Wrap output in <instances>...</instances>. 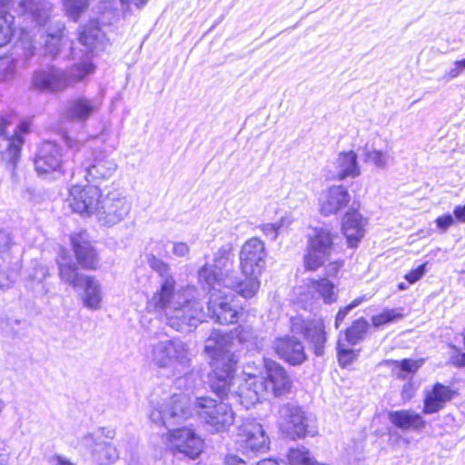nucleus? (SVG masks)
<instances>
[{
	"label": "nucleus",
	"mask_w": 465,
	"mask_h": 465,
	"mask_svg": "<svg viewBox=\"0 0 465 465\" xmlns=\"http://www.w3.org/2000/svg\"><path fill=\"white\" fill-rule=\"evenodd\" d=\"M192 414L189 398L175 394L161 401H152L149 418L152 422L168 428L186 420Z\"/></svg>",
	"instance_id": "1a4fd4ad"
},
{
	"label": "nucleus",
	"mask_w": 465,
	"mask_h": 465,
	"mask_svg": "<svg viewBox=\"0 0 465 465\" xmlns=\"http://www.w3.org/2000/svg\"><path fill=\"white\" fill-rule=\"evenodd\" d=\"M35 167L39 175L62 172L63 161L61 150L56 143L45 142L41 145L35 159Z\"/></svg>",
	"instance_id": "aec40b11"
},
{
	"label": "nucleus",
	"mask_w": 465,
	"mask_h": 465,
	"mask_svg": "<svg viewBox=\"0 0 465 465\" xmlns=\"http://www.w3.org/2000/svg\"><path fill=\"white\" fill-rule=\"evenodd\" d=\"M224 465H247L246 462L234 454H228L223 460Z\"/></svg>",
	"instance_id": "603ef678"
},
{
	"label": "nucleus",
	"mask_w": 465,
	"mask_h": 465,
	"mask_svg": "<svg viewBox=\"0 0 465 465\" xmlns=\"http://www.w3.org/2000/svg\"><path fill=\"white\" fill-rule=\"evenodd\" d=\"M24 20H29L33 25L22 28L20 43L26 60L35 53L36 34L45 28L51 18L53 5L48 0H22L19 4Z\"/></svg>",
	"instance_id": "0eeeda50"
},
{
	"label": "nucleus",
	"mask_w": 465,
	"mask_h": 465,
	"mask_svg": "<svg viewBox=\"0 0 465 465\" xmlns=\"http://www.w3.org/2000/svg\"><path fill=\"white\" fill-rule=\"evenodd\" d=\"M453 364L462 367L465 366V352H460L451 358Z\"/></svg>",
	"instance_id": "5fc2aeb1"
},
{
	"label": "nucleus",
	"mask_w": 465,
	"mask_h": 465,
	"mask_svg": "<svg viewBox=\"0 0 465 465\" xmlns=\"http://www.w3.org/2000/svg\"><path fill=\"white\" fill-rule=\"evenodd\" d=\"M168 442L170 448L191 459L198 457L203 450V440L193 430L188 428L170 430Z\"/></svg>",
	"instance_id": "a211bd4d"
},
{
	"label": "nucleus",
	"mask_w": 465,
	"mask_h": 465,
	"mask_svg": "<svg viewBox=\"0 0 465 465\" xmlns=\"http://www.w3.org/2000/svg\"><path fill=\"white\" fill-rule=\"evenodd\" d=\"M84 153H87V149L85 147H84Z\"/></svg>",
	"instance_id": "338daca9"
},
{
	"label": "nucleus",
	"mask_w": 465,
	"mask_h": 465,
	"mask_svg": "<svg viewBox=\"0 0 465 465\" xmlns=\"http://www.w3.org/2000/svg\"><path fill=\"white\" fill-rule=\"evenodd\" d=\"M465 69V58L461 60H457L454 62L453 66L450 67L445 74L444 78L446 80H451L457 78L461 74L462 71Z\"/></svg>",
	"instance_id": "37998d69"
},
{
	"label": "nucleus",
	"mask_w": 465,
	"mask_h": 465,
	"mask_svg": "<svg viewBox=\"0 0 465 465\" xmlns=\"http://www.w3.org/2000/svg\"><path fill=\"white\" fill-rule=\"evenodd\" d=\"M423 361H412L404 359L400 362L401 370L405 372H415L421 365Z\"/></svg>",
	"instance_id": "de8ad7c7"
},
{
	"label": "nucleus",
	"mask_w": 465,
	"mask_h": 465,
	"mask_svg": "<svg viewBox=\"0 0 465 465\" xmlns=\"http://www.w3.org/2000/svg\"><path fill=\"white\" fill-rule=\"evenodd\" d=\"M71 244L81 268L84 270H95L97 268L99 262L97 252L84 232L71 235Z\"/></svg>",
	"instance_id": "4be33fe9"
},
{
	"label": "nucleus",
	"mask_w": 465,
	"mask_h": 465,
	"mask_svg": "<svg viewBox=\"0 0 465 465\" xmlns=\"http://www.w3.org/2000/svg\"><path fill=\"white\" fill-rule=\"evenodd\" d=\"M78 288L83 290L82 302L84 306L92 311H97L101 308L103 291L101 283L95 277L87 275L81 282Z\"/></svg>",
	"instance_id": "c85d7f7f"
},
{
	"label": "nucleus",
	"mask_w": 465,
	"mask_h": 465,
	"mask_svg": "<svg viewBox=\"0 0 465 465\" xmlns=\"http://www.w3.org/2000/svg\"><path fill=\"white\" fill-rule=\"evenodd\" d=\"M362 300H363L362 298H357V299L353 300L346 307L341 308V309L339 310V312H338V313L336 315V318H335V322H334V325H335L336 329H338L340 327V325L341 324V322H343V320L345 319L347 314L352 309H354L355 307H357L358 305H360L361 303Z\"/></svg>",
	"instance_id": "a19ab883"
},
{
	"label": "nucleus",
	"mask_w": 465,
	"mask_h": 465,
	"mask_svg": "<svg viewBox=\"0 0 465 465\" xmlns=\"http://www.w3.org/2000/svg\"><path fill=\"white\" fill-rule=\"evenodd\" d=\"M104 2H110V0H104Z\"/></svg>",
	"instance_id": "774afa93"
},
{
	"label": "nucleus",
	"mask_w": 465,
	"mask_h": 465,
	"mask_svg": "<svg viewBox=\"0 0 465 465\" xmlns=\"http://www.w3.org/2000/svg\"><path fill=\"white\" fill-rule=\"evenodd\" d=\"M66 14L77 21L80 15L87 8L89 0H63Z\"/></svg>",
	"instance_id": "e433bc0d"
},
{
	"label": "nucleus",
	"mask_w": 465,
	"mask_h": 465,
	"mask_svg": "<svg viewBox=\"0 0 465 465\" xmlns=\"http://www.w3.org/2000/svg\"><path fill=\"white\" fill-rule=\"evenodd\" d=\"M338 235L327 227H313L307 234L303 265L308 271H317L330 262L333 272L341 267L338 262H331L335 252V240Z\"/></svg>",
	"instance_id": "423d86ee"
},
{
	"label": "nucleus",
	"mask_w": 465,
	"mask_h": 465,
	"mask_svg": "<svg viewBox=\"0 0 465 465\" xmlns=\"http://www.w3.org/2000/svg\"><path fill=\"white\" fill-rule=\"evenodd\" d=\"M65 71L54 65L45 66L35 70L32 75V87L47 93H59L67 89Z\"/></svg>",
	"instance_id": "f3484780"
},
{
	"label": "nucleus",
	"mask_w": 465,
	"mask_h": 465,
	"mask_svg": "<svg viewBox=\"0 0 465 465\" xmlns=\"http://www.w3.org/2000/svg\"><path fill=\"white\" fill-rule=\"evenodd\" d=\"M120 1H121V3H122L123 5H124L125 3H128V1H127V0H120Z\"/></svg>",
	"instance_id": "69168bd1"
},
{
	"label": "nucleus",
	"mask_w": 465,
	"mask_h": 465,
	"mask_svg": "<svg viewBox=\"0 0 465 465\" xmlns=\"http://www.w3.org/2000/svg\"><path fill=\"white\" fill-rule=\"evenodd\" d=\"M291 329L293 333L304 335L312 344L316 355L323 354L326 333L322 320L305 321L301 316H295L291 319Z\"/></svg>",
	"instance_id": "2eb2a0df"
},
{
	"label": "nucleus",
	"mask_w": 465,
	"mask_h": 465,
	"mask_svg": "<svg viewBox=\"0 0 465 465\" xmlns=\"http://www.w3.org/2000/svg\"><path fill=\"white\" fill-rule=\"evenodd\" d=\"M64 29V25L58 24L56 25V28L54 32H51V30L45 29L40 33H35L36 35H39L41 37L44 36V34L45 35V55H50L52 58H54L58 55L60 52V45H61V40H62V32Z\"/></svg>",
	"instance_id": "7c9ffc66"
},
{
	"label": "nucleus",
	"mask_w": 465,
	"mask_h": 465,
	"mask_svg": "<svg viewBox=\"0 0 465 465\" xmlns=\"http://www.w3.org/2000/svg\"><path fill=\"white\" fill-rule=\"evenodd\" d=\"M131 203L119 192H109L103 197L97 220L104 225L113 226L123 221L130 213Z\"/></svg>",
	"instance_id": "4468645a"
},
{
	"label": "nucleus",
	"mask_w": 465,
	"mask_h": 465,
	"mask_svg": "<svg viewBox=\"0 0 465 465\" xmlns=\"http://www.w3.org/2000/svg\"><path fill=\"white\" fill-rule=\"evenodd\" d=\"M455 391L449 386L440 382L430 389L424 391L423 410L424 414H434L441 411L452 400Z\"/></svg>",
	"instance_id": "b1692460"
},
{
	"label": "nucleus",
	"mask_w": 465,
	"mask_h": 465,
	"mask_svg": "<svg viewBox=\"0 0 465 465\" xmlns=\"http://www.w3.org/2000/svg\"><path fill=\"white\" fill-rule=\"evenodd\" d=\"M262 232L271 240H275L279 233L277 223H264L261 225Z\"/></svg>",
	"instance_id": "09e8293b"
},
{
	"label": "nucleus",
	"mask_w": 465,
	"mask_h": 465,
	"mask_svg": "<svg viewBox=\"0 0 465 465\" xmlns=\"http://www.w3.org/2000/svg\"><path fill=\"white\" fill-rule=\"evenodd\" d=\"M369 328L368 322L360 318L353 322L352 325L345 331L346 341L353 346L363 341Z\"/></svg>",
	"instance_id": "72a5a7b5"
},
{
	"label": "nucleus",
	"mask_w": 465,
	"mask_h": 465,
	"mask_svg": "<svg viewBox=\"0 0 465 465\" xmlns=\"http://www.w3.org/2000/svg\"><path fill=\"white\" fill-rule=\"evenodd\" d=\"M86 180L90 182H102L109 180L118 169L115 160L105 151H94L92 159L84 163Z\"/></svg>",
	"instance_id": "dca6fc26"
},
{
	"label": "nucleus",
	"mask_w": 465,
	"mask_h": 465,
	"mask_svg": "<svg viewBox=\"0 0 465 465\" xmlns=\"http://www.w3.org/2000/svg\"><path fill=\"white\" fill-rule=\"evenodd\" d=\"M13 0H0V11H5V8L7 7Z\"/></svg>",
	"instance_id": "13d9d810"
},
{
	"label": "nucleus",
	"mask_w": 465,
	"mask_h": 465,
	"mask_svg": "<svg viewBox=\"0 0 465 465\" xmlns=\"http://www.w3.org/2000/svg\"><path fill=\"white\" fill-rule=\"evenodd\" d=\"M12 244V238L10 234L3 230H0V259H4L5 255L7 253L10 246ZM4 274L0 272V286L5 287L7 284L2 282V278Z\"/></svg>",
	"instance_id": "ea45409f"
},
{
	"label": "nucleus",
	"mask_w": 465,
	"mask_h": 465,
	"mask_svg": "<svg viewBox=\"0 0 465 465\" xmlns=\"http://www.w3.org/2000/svg\"><path fill=\"white\" fill-rule=\"evenodd\" d=\"M7 456L5 454L0 455V465H6L7 464Z\"/></svg>",
	"instance_id": "052dcab7"
},
{
	"label": "nucleus",
	"mask_w": 465,
	"mask_h": 465,
	"mask_svg": "<svg viewBox=\"0 0 465 465\" xmlns=\"http://www.w3.org/2000/svg\"><path fill=\"white\" fill-rule=\"evenodd\" d=\"M351 201L348 190L342 185H333L323 191L319 199L321 213L329 216L345 208Z\"/></svg>",
	"instance_id": "412c9836"
},
{
	"label": "nucleus",
	"mask_w": 465,
	"mask_h": 465,
	"mask_svg": "<svg viewBox=\"0 0 465 465\" xmlns=\"http://www.w3.org/2000/svg\"><path fill=\"white\" fill-rule=\"evenodd\" d=\"M309 289L311 292H316L318 298H322L326 304H331L337 300L334 285L328 279L312 281Z\"/></svg>",
	"instance_id": "473e14b6"
},
{
	"label": "nucleus",
	"mask_w": 465,
	"mask_h": 465,
	"mask_svg": "<svg viewBox=\"0 0 465 465\" xmlns=\"http://www.w3.org/2000/svg\"><path fill=\"white\" fill-rule=\"evenodd\" d=\"M388 419L401 430L420 431L426 426L423 417L411 409L391 411L388 413Z\"/></svg>",
	"instance_id": "bb28decb"
},
{
	"label": "nucleus",
	"mask_w": 465,
	"mask_h": 465,
	"mask_svg": "<svg viewBox=\"0 0 465 465\" xmlns=\"http://www.w3.org/2000/svg\"><path fill=\"white\" fill-rule=\"evenodd\" d=\"M103 195L100 188L94 185H74L70 189L69 203L73 211L80 214L97 215Z\"/></svg>",
	"instance_id": "ddd939ff"
},
{
	"label": "nucleus",
	"mask_w": 465,
	"mask_h": 465,
	"mask_svg": "<svg viewBox=\"0 0 465 465\" xmlns=\"http://www.w3.org/2000/svg\"><path fill=\"white\" fill-rule=\"evenodd\" d=\"M15 120L13 113L0 114V149L3 161L12 165L15 169L20 158V153L25 143V135L30 132L31 121L23 119L16 127L12 136H5V129Z\"/></svg>",
	"instance_id": "9b49d317"
},
{
	"label": "nucleus",
	"mask_w": 465,
	"mask_h": 465,
	"mask_svg": "<svg viewBox=\"0 0 465 465\" xmlns=\"http://www.w3.org/2000/svg\"><path fill=\"white\" fill-rule=\"evenodd\" d=\"M48 462L50 465H74L70 460L59 454L49 457Z\"/></svg>",
	"instance_id": "3c124183"
},
{
	"label": "nucleus",
	"mask_w": 465,
	"mask_h": 465,
	"mask_svg": "<svg viewBox=\"0 0 465 465\" xmlns=\"http://www.w3.org/2000/svg\"><path fill=\"white\" fill-rule=\"evenodd\" d=\"M101 107L97 98L78 96L70 100L65 109V116L73 121L84 123L96 114Z\"/></svg>",
	"instance_id": "393cba45"
},
{
	"label": "nucleus",
	"mask_w": 465,
	"mask_h": 465,
	"mask_svg": "<svg viewBox=\"0 0 465 465\" xmlns=\"http://www.w3.org/2000/svg\"><path fill=\"white\" fill-rule=\"evenodd\" d=\"M16 71V61L11 56L0 58V80L11 79Z\"/></svg>",
	"instance_id": "58836bf2"
},
{
	"label": "nucleus",
	"mask_w": 465,
	"mask_h": 465,
	"mask_svg": "<svg viewBox=\"0 0 465 465\" xmlns=\"http://www.w3.org/2000/svg\"><path fill=\"white\" fill-rule=\"evenodd\" d=\"M398 288H399L400 290H405V289H406V285H405V283L401 282V283L398 285Z\"/></svg>",
	"instance_id": "680f3d73"
},
{
	"label": "nucleus",
	"mask_w": 465,
	"mask_h": 465,
	"mask_svg": "<svg viewBox=\"0 0 465 465\" xmlns=\"http://www.w3.org/2000/svg\"><path fill=\"white\" fill-rule=\"evenodd\" d=\"M402 318L395 309H385L381 313L371 317L372 325L376 328L391 323Z\"/></svg>",
	"instance_id": "4c0bfd02"
},
{
	"label": "nucleus",
	"mask_w": 465,
	"mask_h": 465,
	"mask_svg": "<svg viewBox=\"0 0 465 465\" xmlns=\"http://www.w3.org/2000/svg\"><path fill=\"white\" fill-rule=\"evenodd\" d=\"M279 422L282 430L291 438H301L306 434L307 423L304 412L294 403L281 406Z\"/></svg>",
	"instance_id": "6ab92c4d"
},
{
	"label": "nucleus",
	"mask_w": 465,
	"mask_h": 465,
	"mask_svg": "<svg viewBox=\"0 0 465 465\" xmlns=\"http://www.w3.org/2000/svg\"><path fill=\"white\" fill-rule=\"evenodd\" d=\"M232 347L230 336L219 331H213L205 341L204 352L212 367L210 387L221 398L230 391L238 362Z\"/></svg>",
	"instance_id": "7ed1b4c3"
},
{
	"label": "nucleus",
	"mask_w": 465,
	"mask_h": 465,
	"mask_svg": "<svg viewBox=\"0 0 465 465\" xmlns=\"http://www.w3.org/2000/svg\"><path fill=\"white\" fill-rule=\"evenodd\" d=\"M15 18L7 11H0V47L8 44L14 35Z\"/></svg>",
	"instance_id": "f704fd0d"
},
{
	"label": "nucleus",
	"mask_w": 465,
	"mask_h": 465,
	"mask_svg": "<svg viewBox=\"0 0 465 465\" xmlns=\"http://www.w3.org/2000/svg\"><path fill=\"white\" fill-rule=\"evenodd\" d=\"M237 338L241 343H252L254 332L251 327H240L236 330Z\"/></svg>",
	"instance_id": "c03bdc74"
},
{
	"label": "nucleus",
	"mask_w": 465,
	"mask_h": 465,
	"mask_svg": "<svg viewBox=\"0 0 465 465\" xmlns=\"http://www.w3.org/2000/svg\"><path fill=\"white\" fill-rule=\"evenodd\" d=\"M455 218L460 222L465 223V204L463 206H456L453 211Z\"/></svg>",
	"instance_id": "864d4df0"
},
{
	"label": "nucleus",
	"mask_w": 465,
	"mask_h": 465,
	"mask_svg": "<svg viewBox=\"0 0 465 465\" xmlns=\"http://www.w3.org/2000/svg\"><path fill=\"white\" fill-rule=\"evenodd\" d=\"M148 0H134V5L137 7H141L147 3Z\"/></svg>",
	"instance_id": "bf43d9fd"
},
{
	"label": "nucleus",
	"mask_w": 465,
	"mask_h": 465,
	"mask_svg": "<svg viewBox=\"0 0 465 465\" xmlns=\"http://www.w3.org/2000/svg\"><path fill=\"white\" fill-rule=\"evenodd\" d=\"M119 458L118 450L111 443H104L101 451V459L108 463H114Z\"/></svg>",
	"instance_id": "79ce46f5"
},
{
	"label": "nucleus",
	"mask_w": 465,
	"mask_h": 465,
	"mask_svg": "<svg viewBox=\"0 0 465 465\" xmlns=\"http://www.w3.org/2000/svg\"><path fill=\"white\" fill-rule=\"evenodd\" d=\"M193 410L213 431L227 430L234 422V412L229 403L210 397L197 398Z\"/></svg>",
	"instance_id": "9d476101"
},
{
	"label": "nucleus",
	"mask_w": 465,
	"mask_h": 465,
	"mask_svg": "<svg viewBox=\"0 0 465 465\" xmlns=\"http://www.w3.org/2000/svg\"><path fill=\"white\" fill-rule=\"evenodd\" d=\"M59 269V277L62 282L69 284L74 289H78L81 282L84 280L86 274L78 272L76 264L73 262L69 252L62 248L56 258Z\"/></svg>",
	"instance_id": "a878e982"
},
{
	"label": "nucleus",
	"mask_w": 465,
	"mask_h": 465,
	"mask_svg": "<svg viewBox=\"0 0 465 465\" xmlns=\"http://www.w3.org/2000/svg\"><path fill=\"white\" fill-rule=\"evenodd\" d=\"M292 223V220L289 216H283L281 218L279 222H277V226L279 227V232L283 228H288Z\"/></svg>",
	"instance_id": "6e6d98bb"
},
{
	"label": "nucleus",
	"mask_w": 465,
	"mask_h": 465,
	"mask_svg": "<svg viewBox=\"0 0 465 465\" xmlns=\"http://www.w3.org/2000/svg\"><path fill=\"white\" fill-rule=\"evenodd\" d=\"M334 164L336 176L340 181L348 177L356 178L361 173L357 153L352 150L340 153Z\"/></svg>",
	"instance_id": "c756f323"
},
{
	"label": "nucleus",
	"mask_w": 465,
	"mask_h": 465,
	"mask_svg": "<svg viewBox=\"0 0 465 465\" xmlns=\"http://www.w3.org/2000/svg\"><path fill=\"white\" fill-rule=\"evenodd\" d=\"M256 465H280L276 460L272 459H265L257 462Z\"/></svg>",
	"instance_id": "4d7b16f0"
},
{
	"label": "nucleus",
	"mask_w": 465,
	"mask_h": 465,
	"mask_svg": "<svg viewBox=\"0 0 465 465\" xmlns=\"http://www.w3.org/2000/svg\"><path fill=\"white\" fill-rule=\"evenodd\" d=\"M437 226L440 230L445 232L454 223V219L450 214H446L436 219Z\"/></svg>",
	"instance_id": "8fccbe9b"
},
{
	"label": "nucleus",
	"mask_w": 465,
	"mask_h": 465,
	"mask_svg": "<svg viewBox=\"0 0 465 465\" xmlns=\"http://www.w3.org/2000/svg\"><path fill=\"white\" fill-rule=\"evenodd\" d=\"M151 361L156 367L166 370H178L190 362V350L180 338L157 341L151 344Z\"/></svg>",
	"instance_id": "6e6552de"
},
{
	"label": "nucleus",
	"mask_w": 465,
	"mask_h": 465,
	"mask_svg": "<svg viewBox=\"0 0 465 465\" xmlns=\"http://www.w3.org/2000/svg\"><path fill=\"white\" fill-rule=\"evenodd\" d=\"M278 355L291 364H301L305 360L302 343L293 337L279 338L275 341Z\"/></svg>",
	"instance_id": "cd10ccee"
},
{
	"label": "nucleus",
	"mask_w": 465,
	"mask_h": 465,
	"mask_svg": "<svg viewBox=\"0 0 465 465\" xmlns=\"http://www.w3.org/2000/svg\"><path fill=\"white\" fill-rule=\"evenodd\" d=\"M234 442L242 452H262L269 449V438L262 426L254 420L247 419L236 428Z\"/></svg>",
	"instance_id": "f8f14e48"
},
{
	"label": "nucleus",
	"mask_w": 465,
	"mask_h": 465,
	"mask_svg": "<svg viewBox=\"0 0 465 465\" xmlns=\"http://www.w3.org/2000/svg\"><path fill=\"white\" fill-rule=\"evenodd\" d=\"M305 309L312 310V302L306 304Z\"/></svg>",
	"instance_id": "0e129e2a"
},
{
	"label": "nucleus",
	"mask_w": 465,
	"mask_h": 465,
	"mask_svg": "<svg viewBox=\"0 0 465 465\" xmlns=\"http://www.w3.org/2000/svg\"><path fill=\"white\" fill-rule=\"evenodd\" d=\"M362 150L364 161L379 169H387L393 161V157L389 153L375 149L369 143L363 146Z\"/></svg>",
	"instance_id": "2f4dec72"
},
{
	"label": "nucleus",
	"mask_w": 465,
	"mask_h": 465,
	"mask_svg": "<svg viewBox=\"0 0 465 465\" xmlns=\"http://www.w3.org/2000/svg\"><path fill=\"white\" fill-rule=\"evenodd\" d=\"M79 44L84 47L83 57L79 56V61L74 63L65 71L66 87H73L76 84L83 82L95 71V65L91 60L94 53L103 50L106 46L107 40L104 34L101 31L96 20L90 21L89 25L83 27L79 33Z\"/></svg>",
	"instance_id": "39448f33"
},
{
	"label": "nucleus",
	"mask_w": 465,
	"mask_h": 465,
	"mask_svg": "<svg viewBox=\"0 0 465 465\" xmlns=\"http://www.w3.org/2000/svg\"><path fill=\"white\" fill-rule=\"evenodd\" d=\"M72 54H73L74 58H76L78 56V54L74 48L72 49Z\"/></svg>",
	"instance_id": "e2e57ef3"
},
{
	"label": "nucleus",
	"mask_w": 465,
	"mask_h": 465,
	"mask_svg": "<svg viewBox=\"0 0 465 465\" xmlns=\"http://www.w3.org/2000/svg\"><path fill=\"white\" fill-rule=\"evenodd\" d=\"M426 265L427 262L418 266L416 269L411 270L405 275V279L409 282V283H415L420 279H421V277L426 272Z\"/></svg>",
	"instance_id": "a18cd8bd"
},
{
	"label": "nucleus",
	"mask_w": 465,
	"mask_h": 465,
	"mask_svg": "<svg viewBox=\"0 0 465 465\" xmlns=\"http://www.w3.org/2000/svg\"><path fill=\"white\" fill-rule=\"evenodd\" d=\"M172 252L177 257H186L190 252V248L186 242H172Z\"/></svg>",
	"instance_id": "49530a36"
},
{
	"label": "nucleus",
	"mask_w": 465,
	"mask_h": 465,
	"mask_svg": "<svg viewBox=\"0 0 465 465\" xmlns=\"http://www.w3.org/2000/svg\"><path fill=\"white\" fill-rule=\"evenodd\" d=\"M229 252L228 247H221L214 254V263H206L198 272L200 282L210 292L208 313L221 324L233 323L238 319V311L232 304L234 295L231 292L226 293L222 288L234 291L246 299L253 297L260 288L259 276L266 265L265 244L259 238L247 240L241 248L240 267L244 280H240L232 269Z\"/></svg>",
	"instance_id": "f257e3e1"
},
{
	"label": "nucleus",
	"mask_w": 465,
	"mask_h": 465,
	"mask_svg": "<svg viewBox=\"0 0 465 465\" xmlns=\"http://www.w3.org/2000/svg\"><path fill=\"white\" fill-rule=\"evenodd\" d=\"M266 378L243 372L244 381L239 387L242 405L249 409L269 394L282 396L291 391L292 381L286 371L277 362L264 360Z\"/></svg>",
	"instance_id": "20e7f679"
},
{
	"label": "nucleus",
	"mask_w": 465,
	"mask_h": 465,
	"mask_svg": "<svg viewBox=\"0 0 465 465\" xmlns=\"http://www.w3.org/2000/svg\"><path fill=\"white\" fill-rule=\"evenodd\" d=\"M337 356L340 365L341 367H346L357 359L358 351L348 348L342 341H338Z\"/></svg>",
	"instance_id": "c9c22d12"
},
{
	"label": "nucleus",
	"mask_w": 465,
	"mask_h": 465,
	"mask_svg": "<svg viewBox=\"0 0 465 465\" xmlns=\"http://www.w3.org/2000/svg\"><path fill=\"white\" fill-rule=\"evenodd\" d=\"M367 220L356 210H349L342 218L341 231L350 247H357L365 235Z\"/></svg>",
	"instance_id": "5701e85b"
},
{
	"label": "nucleus",
	"mask_w": 465,
	"mask_h": 465,
	"mask_svg": "<svg viewBox=\"0 0 465 465\" xmlns=\"http://www.w3.org/2000/svg\"><path fill=\"white\" fill-rule=\"evenodd\" d=\"M147 262L162 278L160 288L147 302V308L163 314L166 324L177 331L189 332L196 328L204 320L197 290L193 286L175 290V281L165 262L153 254L147 256Z\"/></svg>",
	"instance_id": "f03ea898"
}]
</instances>
